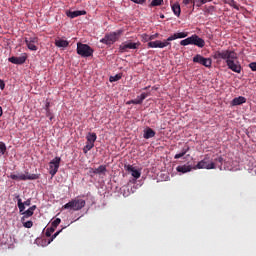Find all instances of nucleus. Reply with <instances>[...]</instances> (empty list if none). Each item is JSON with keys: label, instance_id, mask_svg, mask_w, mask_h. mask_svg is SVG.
I'll return each mask as SVG.
<instances>
[{"label": "nucleus", "instance_id": "39448f33", "mask_svg": "<svg viewBox=\"0 0 256 256\" xmlns=\"http://www.w3.org/2000/svg\"><path fill=\"white\" fill-rule=\"evenodd\" d=\"M121 33H123V31L118 30L116 32L106 34L104 38L100 40V43H104V45H113V43L119 40V37H121Z\"/></svg>", "mask_w": 256, "mask_h": 256}, {"label": "nucleus", "instance_id": "864d4df0", "mask_svg": "<svg viewBox=\"0 0 256 256\" xmlns=\"http://www.w3.org/2000/svg\"><path fill=\"white\" fill-rule=\"evenodd\" d=\"M146 89H149V87H145V88H144V91H146Z\"/></svg>", "mask_w": 256, "mask_h": 256}, {"label": "nucleus", "instance_id": "2eb2a0df", "mask_svg": "<svg viewBox=\"0 0 256 256\" xmlns=\"http://www.w3.org/2000/svg\"><path fill=\"white\" fill-rule=\"evenodd\" d=\"M126 171L131 173V175H132V177H134V179H139V177H141V171L135 169V167H133L132 165H127Z\"/></svg>", "mask_w": 256, "mask_h": 256}, {"label": "nucleus", "instance_id": "58836bf2", "mask_svg": "<svg viewBox=\"0 0 256 256\" xmlns=\"http://www.w3.org/2000/svg\"><path fill=\"white\" fill-rule=\"evenodd\" d=\"M195 5L197 7H201L202 5H205V4H204L203 0H194L193 1V7H195Z\"/></svg>", "mask_w": 256, "mask_h": 256}, {"label": "nucleus", "instance_id": "5fc2aeb1", "mask_svg": "<svg viewBox=\"0 0 256 256\" xmlns=\"http://www.w3.org/2000/svg\"><path fill=\"white\" fill-rule=\"evenodd\" d=\"M161 18H162V19H164V18H165V16H164V15H162V16H161Z\"/></svg>", "mask_w": 256, "mask_h": 256}, {"label": "nucleus", "instance_id": "f3484780", "mask_svg": "<svg viewBox=\"0 0 256 256\" xmlns=\"http://www.w3.org/2000/svg\"><path fill=\"white\" fill-rule=\"evenodd\" d=\"M90 173H94V175H105L107 173V166L100 165L98 168L92 169Z\"/></svg>", "mask_w": 256, "mask_h": 256}, {"label": "nucleus", "instance_id": "9d476101", "mask_svg": "<svg viewBox=\"0 0 256 256\" xmlns=\"http://www.w3.org/2000/svg\"><path fill=\"white\" fill-rule=\"evenodd\" d=\"M140 46H141V42L127 41V42H123L119 46V51L120 53H125L127 52L128 49H139Z\"/></svg>", "mask_w": 256, "mask_h": 256}, {"label": "nucleus", "instance_id": "de8ad7c7", "mask_svg": "<svg viewBox=\"0 0 256 256\" xmlns=\"http://www.w3.org/2000/svg\"><path fill=\"white\" fill-rule=\"evenodd\" d=\"M3 89H5V82L0 80V90L3 91Z\"/></svg>", "mask_w": 256, "mask_h": 256}, {"label": "nucleus", "instance_id": "a18cd8bd", "mask_svg": "<svg viewBox=\"0 0 256 256\" xmlns=\"http://www.w3.org/2000/svg\"><path fill=\"white\" fill-rule=\"evenodd\" d=\"M49 107H51V102L46 101V104H45V111H51V109H50Z\"/></svg>", "mask_w": 256, "mask_h": 256}, {"label": "nucleus", "instance_id": "4c0bfd02", "mask_svg": "<svg viewBox=\"0 0 256 256\" xmlns=\"http://www.w3.org/2000/svg\"><path fill=\"white\" fill-rule=\"evenodd\" d=\"M61 231H63V230H60V231H57L56 233H54V234L51 236V238H50V240H49L48 243H52V241H55V239H57V237H58V235L61 233Z\"/></svg>", "mask_w": 256, "mask_h": 256}, {"label": "nucleus", "instance_id": "e433bc0d", "mask_svg": "<svg viewBox=\"0 0 256 256\" xmlns=\"http://www.w3.org/2000/svg\"><path fill=\"white\" fill-rule=\"evenodd\" d=\"M61 231H63V230H60V231H57L56 233H54V234L51 236V238H50V240H49L48 243H52V241H55V239H57V237H58V235L61 233Z\"/></svg>", "mask_w": 256, "mask_h": 256}, {"label": "nucleus", "instance_id": "cd10ccee", "mask_svg": "<svg viewBox=\"0 0 256 256\" xmlns=\"http://www.w3.org/2000/svg\"><path fill=\"white\" fill-rule=\"evenodd\" d=\"M143 103V100L142 99H140L139 98V96H137V98L136 99H134V100H130L129 102H128V105H141Z\"/></svg>", "mask_w": 256, "mask_h": 256}, {"label": "nucleus", "instance_id": "ea45409f", "mask_svg": "<svg viewBox=\"0 0 256 256\" xmlns=\"http://www.w3.org/2000/svg\"><path fill=\"white\" fill-rule=\"evenodd\" d=\"M46 117H48L50 121H53V119H55V116L53 115L51 110H46Z\"/></svg>", "mask_w": 256, "mask_h": 256}, {"label": "nucleus", "instance_id": "aec40b11", "mask_svg": "<svg viewBox=\"0 0 256 256\" xmlns=\"http://www.w3.org/2000/svg\"><path fill=\"white\" fill-rule=\"evenodd\" d=\"M86 141L95 145V142L97 141V134L95 132L88 133L86 135Z\"/></svg>", "mask_w": 256, "mask_h": 256}, {"label": "nucleus", "instance_id": "1a4fd4ad", "mask_svg": "<svg viewBox=\"0 0 256 256\" xmlns=\"http://www.w3.org/2000/svg\"><path fill=\"white\" fill-rule=\"evenodd\" d=\"M61 165V157H55L49 163V174L51 177H55L57 175V171H59V166Z\"/></svg>", "mask_w": 256, "mask_h": 256}, {"label": "nucleus", "instance_id": "a19ab883", "mask_svg": "<svg viewBox=\"0 0 256 256\" xmlns=\"http://www.w3.org/2000/svg\"><path fill=\"white\" fill-rule=\"evenodd\" d=\"M149 96V94L147 93H142L140 96H138V99L145 101V99H147V97Z\"/></svg>", "mask_w": 256, "mask_h": 256}, {"label": "nucleus", "instance_id": "b1692460", "mask_svg": "<svg viewBox=\"0 0 256 256\" xmlns=\"http://www.w3.org/2000/svg\"><path fill=\"white\" fill-rule=\"evenodd\" d=\"M55 45L56 47H69V41L67 40H63V39H59L55 41Z\"/></svg>", "mask_w": 256, "mask_h": 256}, {"label": "nucleus", "instance_id": "4be33fe9", "mask_svg": "<svg viewBox=\"0 0 256 256\" xmlns=\"http://www.w3.org/2000/svg\"><path fill=\"white\" fill-rule=\"evenodd\" d=\"M172 11L176 17H179L181 15V5H179V3H174L172 5Z\"/></svg>", "mask_w": 256, "mask_h": 256}, {"label": "nucleus", "instance_id": "ddd939ff", "mask_svg": "<svg viewBox=\"0 0 256 256\" xmlns=\"http://www.w3.org/2000/svg\"><path fill=\"white\" fill-rule=\"evenodd\" d=\"M8 61L10 63H13L14 65H23V63L27 61V56L26 55L19 56V57L12 56L8 58Z\"/></svg>", "mask_w": 256, "mask_h": 256}, {"label": "nucleus", "instance_id": "423d86ee", "mask_svg": "<svg viewBox=\"0 0 256 256\" xmlns=\"http://www.w3.org/2000/svg\"><path fill=\"white\" fill-rule=\"evenodd\" d=\"M10 179L13 181H35L39 179L38 174H29L28 172L26 174H10Z\"/></svg>", "mask_w": 256, "mask_h": 256}, {"label": "nucleus", "instance_id": "79ce46f5", "mask_svg": "<svg viewBox=\"0 0 256 256\" xmlns=\"http://www.w3.org/2000/svg\"><path fill=\"white\" fill-rule=\"evenodd\" d=\"M133 3H136L137 5H143L147 0H131Z\"/></svg>", "mask_w": 256, "mask_h": 256}, {"label": "nucleus", "instance_id": "f8f14e48", "mask_svg": "<svg viewBox=\"0 0 256 256\" xmlns=\"http://www.w3.org/2000/svg\"><path fill=\"white\" fill-rule=\"evenodd\" d=\"M193 63H199L200 65H203L204 67H211L212 65V60L211 58H205L201 56V54H197L196 56L193 57Z\"/></svg>", "mask_w": 256, "mask_h": 256}, {"label": "nucleus", "instance_id": "7ed1b4c3", "mask_svg": "<svg viewBox=\"0 0 256 256\" xmlns=\"http://www.w3.org/2000/svg\"><path fill=\"white\" fill-rule=\"evenodd\" d=\"M180 45H182L183 47H186V45H195L196 47L203 49V47H205V40L197 36V34H194L184 40H181Z\"/></svg>", "mask_w": 256, "mask_h": 256}, {"label": "nucleus", "instance_id": "4468645a", "mask_svg": "<svg viewBox=\"0 0 256 256\" xmlns=\"http://www.w3.org/2000/svg\"><path fill=\"white\" fill-rule=\"evenodd\" d=\"M67 17L70 19H75V17H81V15H87V11L85 10H76V11H68L66 12Z\"/></svg>", "mask_w": 256, "mask_h": 256}, {"label": "nucleus", "instance_id": "412c9836", "mask_svg": "<svg viewBox=\"0 0 256 256\" xmlns=\"http://www.w3.org/2000/svg\"><path fill=\"white\" fill-rule=\"evenodd\" d=\"M193 167L189 166V165H183V166H178L176 168V171H178V173H189L190 171H192Z\"/></svg>", "mask_w": 256, "mask_h": 256}, {"label": "nucleus", "instance_id": "20e7f679", "mask_svg": "<svg viewBox=\"0 0 256 256\" xmlns=\"http://www.w3.org/2000/svg\"><path fill=\"white\" fill-rule=\"evenodd\" d=\"M85 205H87V202L84 199L76 197L69 201L68 203H66L63 206V209H70V211H81V209H83Z\"/></svg>", "mask_w": 256, "mask_h": 256}, {"label": "nucleus", "instance_id": "72a5a7b5", "mask_svg": "<svg viewBox=\"0 0 256 256\" xmlns=\"http://www.w3.org/2000/svg\"><path fill=\"white\" fill-rule=\"evenodd\" d=\"M59 225H61V220L60 218H56L52 223L51 226L54 227L56 229V227H59Z\"/></svg>", "mask_w": 256, "mask_h": 256}, {"label": "nucleus", "instance_id": "c85d7f7f", "mask_svg": "<svg viewBox=\"0 0 256 256\" xmlns=\"http://www.w3.org/2000/svg\"><path fill=\"white\" fill-rule=\"evenodd\" d=\"M7 152V145L4 144V142H0V157L1 155H5Z\"/></svg>", "mask_w": 256, "mask_h": 256}, {"label": "nucleus", "instance_id": "37998d69", "mask_svg": "<svg viewBox=\"0 0 256 256\" xmlns=\"http://www.w3.org/2000/svg\"><path fill=\"white\" fill-rule=\"evenodd\" d=\"M215 163H220V165H223V157H218V158H215Z\"/></svg>", "mask_w": 256, "mask_h": 256}, {"label": "nucleus", "instance_id": "f704fd0d", "mask_svg": "<svg viewBox=\"0 0 256 256\" xmlns=\"http://www.w3.org/2000/svg\"><path fill=\"white\" fill-rule=\"evenodd\" d=\"M23 227H25L26 229H31V227H33V221L29 220L27 222H24Z\"/></svg>", "mask_w": 256, "mask_h": 256}, {"label": "nucleus", "instance_id": "9b49d317", "mask_svg": "<svg viewBox=\"0 0 256 256\" xmlns=\"http://www.w3.org/2000/svg\"><path fill=\"white\" fill-rule=\"evenodd\" d=\"M24 42L30 51H37V45L39 44V38L37 36L26 37L24 38Z\"/></svg>", "mask_w": 256, "mask_h": 256}, {"label": "nucleus", "instance_id": "5701e85b", "mask_svg": "<svg viewBox=\"0 0 256 256\" xmlns=\"http://www.w3.org/2000/svg\"><path fill=\"white\" fill-rule=\"evenodd\" d=\"M189 151V146H185L182 151L174 156V159H181V157H185Z\"/></svg>", "mask_w": 256, "mask_h": 256}, {"label": "nucleus", "instance_id": "6ab92c4d", "mask_svg": "<svg viewBox=\"0 0 256 256\" xmlns=\"http://www.w3.org/2000/svg\"><path fill=\"white\" fill-rule=\"evenodd\" d=\"M35 209H37V206L33 205L29 208V210L24 211L22 213V215H24L22 219L24 218L28 219V217H33V213H35Z\"/></svg>", "mask_w": 256, "mask_h": 256}, {"label": "nucleus", "instance_id": "c756f323", "mask_svg": "<svg viewBox=\"0 0 256 256\" xmlns=\"http://www.w3.org/2000/svg\"><path fill=\"white\" fill-rule=\"evenodd\" d=\"M160 5H163V0H152L150 3V7H159Z\"/></svg>", "mask_w": 256, "mask_h": 256}, {"label": "nucleus", "instance_id": "6e6552de", "mask_svg": "<svg viewBox=\"0 0 256 256\" xmlns=\"http://www.w3.org/2000/svg\"><path fill=\"white\" fill-rule=\"evenodd\" d=\"M196 169H216L215 162H209V155H206L203 160L197 163L196 166L193 167Z\"/></svg>", "mask_w": 256, "mask_h": 256}, {"label": "nucleus", "instance_id": "0eeeda50", "mask_svg": "<svg viewBox=\"0 0 256 256\" xmlns=\"http://www.w3.org/2000/svg\"><path fill=\"white\" fill-rule=\"evenodd\" d=\"M77 54L81 57H92L93 56V48L87 44H83L81 42L77 43Z\"/></svg>", "mask_w": 256, "mask_h": 256}, {"label": "nucleus", "instance_id": "dca6fc26", "mask_svg": "<svg viewBox=\"0 0 256 256\" xmlns=\"http://www.w3.org/2000/svg\"><path fill=\"white\" fill-rule=\"evenodd\" d=\"M243 103H247V98L243 96L236 97L231 101V105L233 107H237V105H243Z\"/></svg>", "mask_w": 256, "mask_h": 256}, {"label": "nucleus", "instance_id": "8fccbe9b", "mask_svg": "<svg viewBox=\"0 0 256 256\" xmlns=\"http://www.w3.org/2000/svg\"><path fill=\"white\" fill-rule=\"evenodd\" d=\"M195 0H183L184 5H189L190 3H193Z\"/></svg>", "mask_w": 256, "mask_h": 256}, {"label": "nucleus", "instance_id": "473e14b6", "mask_svg": "<svg viewBox=\"0 0 256 256\" xmlns=\"http://www.w3.org/2000/svg\"><path fill=\"white\" fill-rule=\"evenodd\" d=\"M120 79H121V75L116 74L115 76H111L109 81H110V83H115V81H119Z\"/></svg>", "mask_w": 256, "mask_h": 256}, {"label": "nucleus", "instance_id": "bb28decb", "mask_svg": "<svg viewBox=\"0 0 256 256\" xmlns=\"http://www.w3.org/2000/svg\"><path fill=\"white\" fill-rule=\"evenodd\" d=\"M16 199H18V209L20 213H23V211H25V204H23V201L21 198H19V195L16 196Z\"/></svg>", "mask_w": 256, "mask_h": 256}, {"label": "nucleus", "instance_id": "3c124183", "mask_svg": "<svg viewBox=\"0 0 256 256\" xmlns=\"http://www.w3.org/2000/svg\"><path fill=\"white\" fill-rule=\"evenodd\" d=\"M211 1H213V0H202V3H204V5H205V3H211Z\"/></svg>", "mask_w": 256, "mask_h": 256}, {"label": "nucleus", "instance_id": "a211bd4d", "mask_svg": "<svg viewBox=\"0 0 256 256\" xmlns=\"http://www.w3.org/2000/svg\"><path fill=\"white\" fill-rule=\"evenodd\" d=\"M156 132L152 128L148 127L144 130L143 137L144 139H153L155 137Z\"/></svg>", "mask_w": 256, "mask_h": 256}, {"label": "nucleus", "instance_id": "7c9ffc66", "mask_svg": "<svg viewBox=\"0 0 256 256\" xmlns=\"http://www.w3.org/2000/svg\"><path fill=\"white\" fill-rule=\"evenodd\" d=\"M55 229L53 226H51L50 228L46 229L45 235L46 237H51V235H53V233H55Z\"/></svg>", "mask_w": 256, "mask_h": 256}, {"label": "nucleus", "instance_id": "a878e982", "mask_svg": "<svg viewBox=\"0 0 256 256\" xmlns=\"http://www.w3.org/2000/svg\"><path fill=\"white\" fill-rule=\"evenodd\" d=\"M224 3L230 7H233V9H236V11H239V5H237L235 0H225Z\"/></svg>", "mask_w": 256, "mask_h": 256}, {"label": "nucleus", "instance_id": "393cba45", "mask_svg": "<svg viewBox=\"0 0 256 256\" xmlns=\"http://www.w3.org/2000/svg\"><path fill=\"white\" fill-rule=\"evenodd\" d=\"M93 147H95V144L86 140V145L83 148V153L85 154L89 153V151H91Z\"/></svg>", "mask_w": 256, "mask_h": 256}, {"label": "nucleus", "instance_id": "49530a36", "mask_svg": "<svg viewBox=\"0 0 256 256\" xmlns=\"http://www.w3.org/2000/svg\"><path fill=\"white\" fill-rule=\"evenodd\" d=\"M157 37H159V33H156L154 35H150V41H153V40L157 39Z\"/></svg>", "mask_w": 256, "mask_h": 256}, {"label": "nucleus", "instance_id": "2f4dec72", "mask_svg": "<svg viewBox=\"0 0 256 256\" xmlns=\"http://www.w3.org/2000/svg\"><path fill=\"white\" fill-rule=\"evenodd\" d=\"M141 38L144 43H149V41L151 42V36L148 34H142Z\"/></svg>", "mask_w": 256, "mask_h": 256}, {"label": "nucleus", "instance_id": "f257e3e1", "mask_svg": "<svg viewBox=\"0 0 256 256\" xmlns=\"http://www.w3.org/2000/svg\"><path fill=\"white\" fill-rule=\"evenodd\" d=\"M213 59L216 61H225L228 69L234 73H241V64L237 61L238 57L233 50H218L213 53Z\"/></svg>", "mask_w": 256, "mask_h": 256}, {"label": "nucleus", "instance_id": "c9c22d12", "mask_svg": "<svg viewBox=\"0 0 256 256\" xmlns=\"http://www.w3.org/2000/svg\"><path fill=\"white\" fill-rule=\"evenodd\" d=\"M61 231H63V230H60V231H57L56 233H54V234L51 236V238H50V240H49L48 243H52V241H55V239H57V237H58V235L61 233Z\"/></svg>", "mask_w": 256, "mask_h": 256}, {"label": "nucleus", "instance_id": "603ef678", "mask_svg": "<svg viewBox=\"0 0 256 256\" xmlns=\"http://www.w3.org/2000/svg\"><path fill=\"white\" fill-rule=\"evenodd\" d=\"M3 116V108L0 106V117Z\"/></svg>", "mask_w": 256, "mask_h": 256}, {"label": "nucleus", "instance_id": "c03bdc74", "mask_svg": "<svg viewBox=\"0 0 256 256\" xmlns=\"http://www.w3.org/2000/svg\"><path fill=\"white\" fill-rule=\"evenodd\" d=\"M249 67L252 71H256V62H252L249 64Z\"/></svg>", "mask_w": 256, "mask_h": 256}, {"label": "nucleus", "instance_id": "09e8293b", "mask_svg": "<svg viewBox=\"0 0 256 256\" xmlns=\"http://www.w3.org/2000/svg\"><path fill=\"white\" fill-rule=\"evenodd\" d=\"M23 205L24 206L26 205V207H29L31 205V199H28L25 202H23Z\"/></svg>", "mask_w": 256, "mask_h": 256}, {"label": "nucleus", "instance_id": "f03ea898", "mask_svg": "<svg viewBox=\"0 0 256 256\" xmlns=\"http://www.w3.org/2000/svg\"><path fill=\"white\" fill-rule=\"evenodd\" d=\"M185 37H187V32L174 33L163 42L161 40L148 42V49H165V47H169V45H171L170 41H175V39H185Z\"/></svg>", "mask_w": 256, "mask_h": 256}]
</instances>
